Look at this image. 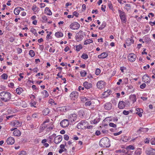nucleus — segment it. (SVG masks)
I'll return each instance as SVG.
<instances>
[{
    "mask_svg": "<svg viewBox=\"0 0 155 155\" xmlns=\"http://www.w3.org/2000/svg\"><path fill=\"white\" fill-rule=\"evenodd\" d=\"M0 98L5 102H7L11 98V94L8 91H3L0 93Z\"/></svg>",
    "mask_w": 155,
    "mask_h": 155,
    "instance_id": "nucleus-1",
    "label": "nucleus"
},
{
    "mask_svg": "<svg viewBox=\"0 0 155 155\" xmlns=\"http://www.w3.org/2000/svg\"><path fill=\"white\" fill-rule=\"evenodd\" d=\"M99 144L102 147H109L110 145L109 139L107 137L102 138L100 140Z\"/></svg>",
    "mask_w": 155,
    "mask_h": 155,
    "instance_id": "nucleus-2",
    "label": "nucleus"
},
{
    "mask_svg": "<svg viewBox=\"0 0 155 155\" xmlns=\"http://www.w3.org/2000/svg\"><path fill=\"white\" fill-rule=\"evenodd\" d=\"M88 124L87 121L82 120L77 125V128L79 129H83L86 127Z\"/></svg>",
    "mask_w": 155,
    "mask_h": 155,
    "instance_id": "nucleus-3",
    "label": "nucleus"
},
{
    "mask_svg": "<svg viewBox=\"0 0 155 155\" xmlns=\"http://www.w3.org/2000/svg\"><path fill=\"white\" fill-rule=\"evenodd\" d=\"M118 12L121 21L123 22H125L126 18L125 12L120 10H118Z\"/></svg>",
    "mask_w": 155,
    "mask_h": 155,
    "instance_id": "nucleus-4",
    "label": "nucleus"
},
{
    "mask_svg": "<svg viewBox=\"0 0 155 155\" xmlns=\"http://www.w3.org/2000/svg\"><path fill=\"white\" fill-rule=\"evenodd\" d=\"M84 38L83 31H80L75 36L76 40L77 41H81Z\"/></svg>",
    "mask_w": 155,
    "mask_h": 155,
    "instance_id": "nucleus-5",
    "label": "nucleus"
},
{
    "mask_svg": "<svg viewBox=\"0 0 155 155\" xmlns=\"http://www.w3.org/2000/svg\"><path fill=\"white\" fill-rule=\"evenodd\" d=\"M145 153L147 155H154L155 154V149L147 148L146 150Z\"/></svg>",
    "mask_w": 155,
    "mask_h": 155,
    "instance_id": "nucleus-6",
    "label": "nucleus"
},
{
    "mask_svg": "<svg viewBox=\"0 0 155 155\" xmlns=\"http://www.w3.org/2000/svg\"><path fill=\"white\" fill-rule=\"evenodd\" d=\"M80 27V24L77 22H74L70 25V28L73 30L78 29Z\"/></svg>",
    "mask_w": 155,
    "mask_h": 155,
    "instance_id": "nucleus-7",
    "label": "nucleus"
},
{
    "mask_svg": "<svg viewBox=\"0 0 155 155\" xmlns=\"http://www.w3.org/2000/svg\"><path fill=\"white\" fill-rule=\"evenodd\" d=\"M128 102L126 101L124 102L123 101H120L118 104V107L120 109H124L125 106L126 104H127L128 103Z\"/></svg>",
    "mask_w": 155,
    "mask_h": 155,
    "instance_id": "nucleus-8",
    "label": "nucleus"
},
{
    "mask_svg": "<svg viewBox=\"0 0 155 155\" xmlns=\"http://www.w3.org/2000/svg\"><path fill=\"white\" fill-rule=\"evenodd\" d=\"M77 118V115L75 114H73L69 115L68 116V120L71 122L75 121Z\"/></svg>",
    "mask_w": 155,
    "mask_h": 155,
    "instance_id": "nucleus-9",
    "label": "nucleus"
},
{
    "mask_svg": "<svg viewBox=\"0 0 155 155\" xmlns=\"http://www.w3.org/2000/svg\"><path fill=\"white\" fill-rule=\"evenodd\" d=\"M61 126L63 127H68L69 124L68 120L65 119L61 121L60 123Z\"/></svg>",
    "mask_w": 155,
    "mask_h": 155,
    "instance_id": "nucleus-10",
    "label": "nucleus"
},
{
    "mask_svg": "<svg viewBox=\"0 0 155 155\" xmlns=\"http://www.w3.org/2000/svg\"><path fill=\"white\" fill-rule=\"evenodd\" d=\"M11 125L14 126L16 128L20 127L21 125V123H20L19 121L18 120H16L13 121L11 123Z\"/></svg>",
    "mask_w": 155,
    "mask_h": 155,
    "instance_id": "nucleus-11",
    "label": "nucleus"
},
{
    "mask_svg": "<svg viewBox=\"0 0 155 155\" xmlns=\"http://www.w3.org/2000/svg\"><path fill=\"white\" fill-rule=\"evenodd\" d=\"M62 140V137L61 136H58L54 137V142L55 143L58 144Z\"/></svg>",
    "mask_w": 155,
    "mask_h": 155,
    "instance_id": "nucleus-12",
    "label": "nucleus"
},
{
    "mask_svg": "<svg viewBox=\"0 0 155 155\" xmlns=\"http://www.w3.org/2000/svg\"><path fill=\"white\" fill-rule=\"evenodd\" d=\"M105 84V83L104 81H100L97 82V86L98 88L101 89L104 87Z\"/></svg>",
    "mask_w": 155,
    "mask_h": 155,
    "instance_id": "nucleus-13",
    "label": "nucleus"
},
{
    "mask_svg": "<svg viewBox=\"0 0 155 155\" xmlns=\"http://www.w3.org/2000/svg\"><path fill=\"white\" fill-rule=\"evenodd\" d=\"M15 141L14 139L12 137L8 138L6 140V142L8 144L12 145L14 143Z\"/></svg>",
    "mask_w": 155,
    "mask_h": 155,
    "instance_id": "nucleus-14",
    "label": "nucleus"
},
{
    "mask_svg": "<svg viewBox=\"0 0 155 155\" xmlns=\"http://www.w3.org/2000/svg\"><path fill=\"white\" fill-rule=\"evenodd\" d=\"M126 149L127 152L129 153L127 155H132V153L130 150L134 149V147L132 145H129L127 147Z\"/></svg>",
    "mask_w": 155,
    "mask_h": 155,
    "instance_id": "nucleus-15",
    "label": "nucleus"
},
{
    "mask_svg": "<svg viewBox=\"0 0 155 155\" xmlns=\"http://www.w3.org/2000/svg\"><path fill=\"white\" fill-rule=\"evenodd\" d=\"M136 56L134 54H130L128 56V59L131 62L134 61L135 60Z\"/></svg>",
    "mask_w": 155,
    "mask_h": 155,
    "instance_id": "nucleus-16",
    "label": "nucleus"
},
{
    "mask_svg": "<svg viewBox=\"0 0 155 155\" xmlns=\"http://www.w3.org/2000/svg\"><path fill=\"white\" fill-rule=\"evenodd\" d=\"M104 108L105 110H110L111 108L112 104L110 103H107L104 105Z\"/></svg>",
    "mask_w": 155,
    "mask_h": 155,
    "instance_id": "nucleus-17",
    "label": "nucleus"
},
{
    "mask_svg": "<svg viewBox=\"0 0 155 155\" xmlns=\"http://www.w3.org/2000/svg\"><path fill=\"white\" fill-rule=\"evenodd\" d=\"M84 87L87 89H89L92 87V84L87 82V81L84 82L83 83Z\"/></svg>",
    "mask_w": 155,
    "mask_h": 155,
    "instance_id": "nucleus-18",
    "label": "nucleus"
},
{
    "mask_svg": "<svg viewBox=\"0 0 155 155\" xmlns=\"http://www.w3.org/2000/svg\"><path fill=\"white\" fill-rule=\"evenodd\" d=\"M126 44L127 46H129L134 43V40L132 39L129 38L126 40Z\"/></svg>",
    "mask_w": 155,
    "mask_h": 155,
    "instance_id": "nucleus-19",
    "label": "nucleus"
},
{
    "mask_svg": "<svg viewBox=\"0 0 155 155\" xmlns=\"http://www.w3.org/2000/svg\"><path fill=\"white\" fill-rule=\"evenodd\" d=\"M108 56V54L106 52H103L98 56L99 58H104Z\"/></svg>",
    "mask_w": 155,
    "mask_h": 155,
    "instance_id": "nucleus-20",
    "label": "nucleus"
},
{
    "mask_svg": "<svg viewBox=\"0 0 155 155\" xmlns=\"http://www.w3.org/2000/svg\"><path fill=\"white\" fill-rule=\"evenodd\" d=\"M13 134L14 136H19L21 135V131L18 130H15L13 132Z\"/></svg>",
    "mask_w": 155,
    "mask_h": 155,
    "instance_id": "nucleus-21",
    "label": "nucleus"
},
{
    "mask_svg": "<svg viewBox=\"0 0 155 155\" xmlns=\"http://www.w3.org/2000/svg\"><path fill=\"white\" fill-rule=\"evenodd\" d=\"M129 98L130 100L133 103H134L136 101L137 99L136 96L135 95H132L130 96Z\"/></svg>",
    "mask_w": 155,
    "mask_h": 155,
    "instance_id": "nucleus-22",
    "label": "nucleus"
},
{
    "mask_svg": "<svg viewBox=\"0 0 155 155\" xmlns=\"http://www.w3.org/2000/svg\"><path fill=\"white\" fill-rule=\"evenodd\" d=\"M41 94L42 95V97H47L49 95L48 92L46 90H44L41 92Z\"/></svg>",
    "mask_w": 155,
    "mask_h": 155,
    "instance_id": "nucleus-23",
    "label": "nucleus"
},
{
    "mask_svg": "<svg viewBox=\"0 0 155 155\" xmlns=\"http://www.w3.org/2000/svg\"><path fill=\"white\" fill-rule=\"evenodd\" d=\"M78 96V93L76 92H72L70 94V97L72 98H77Z\"/></svg>",
    "mask_w": 155,
    "mask_h": 155,
    "instance_id": "nucleus-24",
    "label": "nucleus"
},
{
    "mask_svg": "<svg viewBox=\"0 0 155 155\" xmlns=\"http://www.w3.org/2000/svg\"><path fill=\"white\" fill-rule=\"evenodd\" d=\"M45 12L48 15H52V12L49 8L46 7L45 9Z\"/></svg>",
    "mask_w": 155,
    "mask_h": 155,
    "instance_id": "nucleus-25",
    "label": "nucleus"
},
{
    "mask_svg": "<svg viewBox=\"0 0 155 155\" xmlns=\"http://www.w3.org/2000/svg\"><path fill=\"white\" fill-rule=\"evenodd\" d=\"M63 35V34L61 32H57L55 34V36L57 38L62 37Z\"/></svg>",
    "mask_w": 155,
    "mask_h": 155,
    "instance_id": "nucleus-26",
    "label": "nucleus"
},
{
    "mask_svg": "<svg viewBox=\"0 0 155 155\" xmlns=\"http://www.w3.org/2000/svg\"><path fill=\"white\" fill-rule=\"evenodd\" d=\"M23 91V89L21 87L18 88L16 90V93L18 94H20Z\"/></svg>",
    "mask_w": 155,
    "mask_h": 155,
    "instance_id": "nucleus-27",
    "label": "nucleus"
},
{
    "mask_svg": "<svg viewBox=\"0 0 155 155\" xmlns=\"http://www.w3.org/2000/svg\"><path fill=\"white\" fill-rule=\"evenodd\" d=\"M19 12L20 10L19 9V8H16L15 9L14 12L15 15H18Z\"/></svg>",
    "mask_w": 155,
    "mask_h": 155,
    "instance_id": "nucleus-28",
    "label": "nucleus"
},
{
    "mask_svg": "<svg viewBox=\"0 0 155 155\" xmlns=\"http://www.w3.org/2000/svg\"><path fill=\"white\" fill-rule=\"evenodd\" d=\"M49 112V109L48 108H45L44 110L43 111V114L44 115H46L48 114Z\"/></svg>",
    "mask_w": 155,
    "mask_h": 155,
    "instance_id": "nucleus-29",
    "label": "nucleus"
},
{
    "mask_svg": "<svg viewBox=\"0 0 155 155\" xmlns=\"http://www.w3.org/2000/svg\"><path fill=\"white\" fill-rule=\"evenodd\" d=\"M93 41L91 39H87L84 42V45H87L91 43H93Z\"/></svg>",
    "mask_w": 155,
    "mask_h": 155,
    "instance_id": "nucleus-30",
    "label": "nucleus"
},
{
    "mask_svg": "<svg viewBox=\"0 0 155 155\" xmlns=\"http://www.w3.org/2000/svg\"><path fill=\"white\" fill-rule=\"evenodd\" d=\"M39 8H38L35 5L32 6V9L34 12H38Z\"/></svg>",
    "mask_w": 155,
    "mask_h": 155,
    "instance_id": "nucleus-31",
    "label": "nucleus"
},
{
    "mask_svg": "<svg viewBox=\"0 0 155 155\" xmlns=\"http://www.w3.org/2000/svg\"><path fill=\"white\" fill-rule=\"evenodd\" d=\"M141 153V151L140 149H137L135 152V154L136 155H140Z\"/></svg>",
    "mask_w": 155,
    "mask_h": 155,
    "instance_id": "nucleus-32",
    "label": "nucleus"
},
{
    "mask_svg": "<svg viewBox=\"0 0 155 155\" xmlns=\"http://www.w3.org/2000/svg\"><path fill=\"white\" fill-rule=\"evenodd\" d=\"M125 7L127 11L131 9L130 5L129 4H126L125 5Z\"/></svg>",
    "mask_w": 155,
    "mask_h": 155,
    "instance_id": "nucleus-33",
    "label": "nucleus"
},
{
    "mask_svg": "<svg viewBox=\"0 0 155 155\" xmlns=\"http://www.w3.org/2000/svg\"><path fill=\"white\" fill-rule=\"evenodd\" d=\"M82 48V47L81 45H79L76 46V50L78 51L80 50Z\"/></svg>",
    "mask_w": 155,
    "mask_h": 155,
    "instance_id": "nucleus-34",
    "label": "nucleus"
},
{
    "mask_svg": "<svg viewBox=\"0 0 155 155\" xmlns=\"http://www.w3.org/2000/svg\"><path fill=\"white\" fill-rule=\"evenodd\" d=\"M81 57L84 59H86L88 58V56L87 54L85 53H84L82 54Z\"/></svg>",
    "mask_w": 155,
    "mask_h": 155,
    "instance_id": "nucleus-35",
    "label": "nucleus"
},
{
    "mask_svg": "<svg viewBox=\"0 0 155 155\" xmlns=\"http://www.w3.org/2000/svg\"><path fill=\"white\" fill-rule=\"evenodd\" d=\"M29 54L31 57H33L35 55V52L32 50H30L29 51Z\"/></svg>",
    "mask_w": 155,
    "mask_h": 155,
    "instance_id": "nucleus-36",
    "label": "nucleus"
},
{
    "mask_svg": "<svg viewBox=\"0 0 155 155\" xmlns=\"http://www.w3.org/2000/svg\"><path fill=\"white\" fill-rule=\"evenodd\" d=\"M103 97L105 98L109 96V94L107 93V91H105L102 94Z\"/></svg>",
    "mask_w": 155,
    "mask_h": 155,
    "instance_id": "nucleus-37",
    "label": "nucleus"
},
{
    "mask_svg": "<svg viewBox=\"0 0 155 155\" xmlns=\"http://www.w3.org/2000/svg\"><path fill=\"white\" fill-rule=\"evenodd\" d=\"M80 74L82 77H84L87 74L86 72L84 70L80 72Z\"/></svg>",
    "mask_w": 155,
    "mask_h": 155,
    "instance_id": "nucleus-38",
    "label": "nucleus"
},
{
    "mask_svg": "<svg viewBox=\"0 0 155 155\" xmlns=\"http://www.w3.org/2000/svg\"><path fill=\"white\" fill-rule=\"evenodd\" d=\"M42 22H47L48 19L46 16H43L42 17Z\"/></svg>",
    "mask_w": 155,
    "mask_h": 155,
    "instance_id": "nucleus-39",
    "label": "nucleus"
},
{
    "mask_svg": "<svg viewBox=\"0 0 155 155\" xmlns=\"http://www.w3.org/2000/svg\"><path fill=\"white\" fill-rule=\"evenodd\" d=\"M140 129H141V132H147L149 130L148 128H144L143 127H140Z\"/></svg>",
    "mask_w": 155,
    "mask_h": 155,
    "instance_id": "nucleus-40",
    "label": "nucleus"
},
{
    "mask_svg": "<svg viewBox=\"0 0 155 155\" xmlns=\"http://www.w3.org/2000/svg\"><path fill=\"white\" fill-rule=\"evenodd\" d=\"M31 104V107H36L35 106V105L36 104V102L34 101H32L30 103Z\"/></svg>",
    "mask_w": 155,
    "mask_h": 155,
    "instance_id": "nucleus-41",
    "label": "nucleus"
},
{
    "mask_svg": "<svg viewBox=\"0 0 155 155\" xmlns=\"http://www.w3.org/2000/svg\"><path fill=\"white\" fill-rule=\"evenodd\" d=\"M8 77L7 74L5 73L3 74L2 75V78L4 79H6Z\"/></svg>",
    "mask_w": 155,
    "mask_h": 155,
    "instance_id": "nucleus-42",
    "label": "nucleus"
},
{
    "mask_svg": "<svg viewBox=\"0 0 155 155\" xmlns=\"http://www.w3.org/2000/svg\"><path fill=\"white\" fill-rule=\"evenodd\" d=\"M149 77H148V76L147 74H145L144 75L143 77H142V79L144 81V82H146V79L147 78H148Z\"/></svg>",
    "mask_w": 155,
    "mask_h": 155,
    "instance_id": "nucleus-43",
    "label": "nucleus"
},
{
    "mask_svg": "<svg viewBox=\"0 0 155 155\" xmlns=\"http://www.w3.org/2000/svg\"><path fill=\"white\" fill-rule=\"evenodd\" d=\"M150 143L152 145H155V138H152L150 140Z\"/></svg>",
    "mask_w": 155,
    "mask_h": 155,
    "instance_id": "nucleus-44",
    "label": "nucleus"
},
{
    "mask_svg": "<svg viewBox=\"0 0 155 155\" xmlns=\"http://www.w3.org/2000/svg\"><path fill=\"white\" fill-rule=\"evenodd\" d=\"M31 32L33 33L36 36H37L38 34L36 32V31L35 29H33L32 30H31Z\"/></svg>",
    "mask_w": 155,
    "mask_h": 155,
    "instance_id": "nucleus-45",
    "label": "nucleus"
},
{
    "mask_svg": "<svg viewBox=\"0 0 155 155\" xmlns=\"http://www.w3.org/2000/svg\"><path fill=\"white\" fill-rule=\"evenodd\" d=\"M101 72V70H100L99 69L97 68V69L95 71V74L97 75H98L100 74Z\"/></svg>",
    "mask_w": 155,
    "mask_h": 155,
    "instance_id": "nucleus-46",
    "label": "nucleus"
},
{
    "mask_svg": "<svg viewBox=\"0 0 155 155\" xmlns=\"http://www.w3.org/2000/svg\"><path fill=\"white\" fill-rule=\"evenodd\" d=\"M91 101H89L86 102L85 103V105L86 106H89L91 105Z\"/></svg>",
    "mask_w": 155,
    "mask_h": 155,
    "instance_id": "nucleus-47",
    "label": "nucleus"
},
{
    "mask_svg": "<svg viewBox=\"0 0 155 155\" xmlns=\"http://www.w3.org/2000/svg\"><path fill=\"white\" fill-rule=\"evenodd\" d=\"M109 125L110 127L114 128H115L116 127V125L112 123H110Z\"/></svg>",
    "mask_w": 155,
    "mask_h": 155,
    "instance_id": "nucleus-48",
    "label": "nucleus"
},
{
    "mask_svg": "<svg viewBox=\"0 0 155 155\" xmlns=\"http://www.w3.org/2000/svg\"><path fill=\"white\" fill-rule=\"evenodd\" d=\"M122 153H124V154H125V155H127L128 153H129L127 152L126 149V150L122 149Z\"/></svg>",
    "mask_w": 155,
    "mask_h": 155,
    "instance_id": "nucleus-49",
    "label": "nucleus"
},
{
    "mask_svg": "<svg viewBox=\"0 0 155 155\" xmlns=\"http://www.w3.org/2000/svg\"><path fill=\"white\" fill-rule=\"evenodd\" d=\"M64 138L66 140H68L69 139V137L68 136L67 134L64 135Z\"/></svg>",
    "mask_w": 155,
    "mask_h": 155,
    "instance_id": "nucleus-50",
    "label": "nucleus"
},
{
    "mask_svg": "<svg viewBox=\"0 0 155 155\" xmlns=\"http://www.w3.org/2000/svg\"><path fill=\"white\" fill-rule=\"evenodd\" d=\"M146 84L144 83H143L140 85V87L141 89H143L146 87Z\"/></svg>",
    "mask_w": 155,
    "mask_h": 155,
    "instance_id": "nucleus-51",
    "label": "nucleus"
},
{
    "mask_svg": "<svg viewBox=\"0 0 155 155\" xmlns=\"http://www.w3.org/2000/svg\"><path fill=\"white\" fill-rule=\"evenodd\" d=\"M26 153L25 151H22L18 155H26Z\"/></svg>",
    "mask_w": 155,
    "mask_h": 155,
    "instance_id": "nucleus-52",
    "label": "nucleus"
},
{
    "mask_svg": "<svg viewBox=\"0 0 155 155\" xmlns=\"http://www.w3.org/2000/svg\"><path fill=\"white\" fill-rule=\"evenodd\" d=\"M129 111H126V110H124L123 111V114L125 115H127L129 114Z\"/></svg>",
    "mask_w": 155,
    "mask_h": 155,
    "instance_id": "nucleus-53",
    "label": "nucleus"
},
{
    "mask_svg": "<svg viewBox=\"0 0 155 155\" xmlns=\"http://www.w3.org/2000/svg\"><path fill=\"white\" fill-rule=\"evenodd\" d=\"M122 131H120L119 132H118L115 133H114V136H117V135H119L120 134L122 133Z\"/></svg>",
    "mask_w": 155,
    "mask_h": 155,
    "instance_id": "nucleus-54",
    "label": "nucleus"
},
{
    "mask_svg": "<svg viewBox=\"0 0 155 155\" xmlns=\"http://www.w3.org/2000/svg\"><path fill=\"white\" fill-rule=\"evenodd\" d=\"M37 116H38L37 114L36 113H34V114H33L32 116V117L34 118H37V117H38Z\"/></svg>",
    "mask_w": 155,
    "mask_h": 155,
    "instance_id": "nucleus-55",
    "label": "nucleus"
},
{
    "mask_svg": "<svg viewBox=\"0 0 155 155\" xmlns=\"http://www.w3.org/2000/svg\"><path fill=\"white\" fill-rule=\"evenodd\" d=\"M126 68L124 67V66L121 67L120 68V70H121V71L122 72H124V70H126Z\"/></svg>",
    "mask_w": 155,
    "mask_h": 155,
    "instance_id": "nucleus-56",
    "label": "nucleus"
},
{
    "mask_svg": "<svg viewBox=\"0 0 155 155\" xmlns=\"http://www.w3.org/2000/svg\"><path fill=\"white\" fill-rule=\"evenodd\" d=\"M73 15H74V16H75L76 17H78V13L76 11L74 12H73Z\"/></svg>",
    "mask_w": 155,
    "mask_h": 155,
    "instance_id": "nucleus-57",
    "label": "nucleus"
},
{
    "mask_svg": "<svg viewBox=\"0 0 155 155\" xmlns=\"http://www.w3.org/2000/svg\"><path fill=\"white\" fill-rule=\"evenodd\" d=\"M137 111L140 112L141 113H142L143 112V110L141 109L138 108L136 109Z\"/></svg>",
    "mask_w": 155,
    "mask_h": 155,
    "instance_id": "nucleus-58",
    "label": "nucleus"
},
{
    "mask_svg": "<svg viewBox=\"0 0 155 155\" xmlns=\"http://www.w3.org/2000/svg\"><path fill=\"white\" fill-rule=\"evenodd\" d=\"M95 134L97 136H98L101 134V132L99 130H97L95 133Z\"/></svg>",
    "mask_w": 155,
    "mask_h": 155,
    "instance_id": "nucleus-59",
    "label": "nucleus"
},
{
    "mask_svg": "<svg viewBox=\"0 0 155 155\" xmlns=\"http://www.w3.org/2000/svg\"><path fill=\"white\" fill-rule=\"evenodd\" d=\"M145 143H148L150 142V139L148 138H146L144 141Z\"/></svg>",
    "mask_w": 155,
    "mask_h": 155,
    "instance_id": "nucleus-60",
    "label": "nucleus"
},
{
    "mask_svg": "<svg viewBox=\"0 0 155 155\" xmlns=\"http://www.w3.org/2000/svg\"><path fill=\"white\" fill-rule=\"evenodd\" d=\"M99 120H98V119L97 120L96 119L94 120L93 121L94 124H96L97 123L99 122Z\"/></svg>",
    "mask_w": 155,
    "mask_h": 155,
    "instance_id": "nucleus-61",
    "label": "nucleus"
},
{
    "mask_svg": "<svg viewBox=\"0 0 155 155\" xmlns=\"http://www.w3.org/2000/svg\"><path fill=\"white\" fill-rule=\"evenodd\" d=\"M55 51V49H53L52 48H50L49 50V51L50 52H52V53H54Z\"/></svg>",
    "mask_w": 155,
    "mask_h": 155,
    "instance_id": "nucleus-62",
    "label": "nucleus"
},
{
    "mask_svg": "<svg viewBox=\"0 0 155 155\" xmlns=\"http://www.w3.org/2000/svg\"><path fill=\"white\" fill-rule=\"evenodd\" d=\"M98 12V10L97 9L93 10L92 11V14L95 13L96 14H97Z\"/></svg>",
    "mask_w": 155,
    "mask_h": 155,
    "instance_id": "nucleus-63",
    "label": "nucleus"
},
{
    "mask_svg": "<svg viewBox=\"0 0 155 155\" xmlns=\"http://www.w3.org/2000/svg\"><path fill=\"white\" fill-rule=\"evenodd\" d=\"M149 23L151 26H153V25H155V21L153 22L150 21Z\"/></svg>",
    "mask_w": 155,
    "mask_h": 155,
    "instance_id": "nucleus-64",
    "label": "nucleus"
}]
</instances>
